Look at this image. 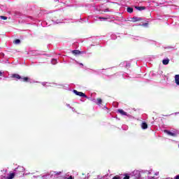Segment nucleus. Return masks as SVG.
<instances>
[{
    "label": "nucleus",
    "mask_w": 179,
    "mask_h": 179,
    "mask_svg": "<svg viewBox=\"0 0 179 179\" xmlns=\"http://www.w3.org/2000/svg\"><path fill=\"white\" fill-rule=\"evenodd\" d=\"M73 92L75 93L76 96H80V97H85V99H87V96H86V94L82 92H78V90H73Z\"/></svg>",
    "instance_id": "nucleus-1"
},
{
    "label": "nucleus",
    "mask_w": 179,
    "mask_h": 179,
    "mask_svg": "<svg viewBox=\"0 0 179 179\" xmlns=\"http://www.w3.org/2000/svg\"><path fill=\"white\" fill-rule=\"evenodd\" d=\"M164 132L165 134H167V135H169V136H173V137L177 136V133H176V132H172V131H170L166 130V129L164 130Z\"/></svg>",
    "instance_id": "nucleus-2"
},
{
    "label": "nucleus",
    "mask_w": 179,
    "mask_h": 179,
    "mask_svg": "<svg viewBox=\"0 0 179 179\" xmlns=\"http://www.w3.org/2000/svg\"><path fill=\"white\" fill-rule=\"evenodd\" d=\"M71 52L73 55H80V54H82V52H80L79 50H72Z\"/></svg>",
    "instance_id": "nucleus-3"
},
{
    "label": "nucleus",
    "mask_w": 179,
    "mask_h": 179,
    "mask_svg": "<svg viewBox=\"0 0 179 179\" xmlns=\"http://www.w3.org/2000/svg\"><path fill=\"white\" fill-rule=\"evenodd\" d=\"M132 20L133 22H141V20H142V17H133Z\"/></svg>",
    "instance_id": "nucleus-4"
},
{
    "label": "nucleus",
    "mask_w": 179,
    "mask_h": 179,
    "mask_svg": "<svg viewBox=\"0 0 179 179\" xmlns=\"http://www.w3.org/2000/svg\"><path fill=\"white\" fill-rule=\"evenodd\" d=\"M11 78H14L15 79H22V77L19 74L14 73L12 75Z\"/></svg>",
    "instance_id": "nucleus-5"
},
{
    "label": "nucleus",
    "mask_w": 179,
    "mask_h": 179,
    "mask_svg": "<svg viewBox=\"0 0 179 179\" xmlns=\"http://www.w3.org/2000/svg\"><path fill=\"white\" fill-rule=\"evenodd\" d=\"M117 113H120L121 115H127V112L124 111L122 109H118Z\"/></svg>",
    "instance_id": "nucleus-6"
},
{
    "label": "nucleus",
    "mask_w": 179,
    "mask_h": 179,
    "mask_svg": "<svg viewBox=\"0 0 179 179\" xmlns=\"http://www.w3.org/2000/svg\"><path fill=\"white\" fill-rule=\"evenodd\" d=\"M135 8L137 9V10H145V9H146V7H145V6H135Z\"/></svg>",
    "instance_id": "nucleus-7"
},
{
    "label": "nucleus",
    "mask_w": 179,
    "mask_h": 179,
    "mask_svg": "<svg viewBox=\"0 0 179 179\" xmlns=\"http://www.w3.org/2000/svg\"><path fill=\"white\" fill-rule=\"evenodd\" d=\"M141 128L143 129H148V124L146 122H143L141 124Z\"/></svg>",
    "instance_id": "nucleus-8"
},
{
    "label": "nucleus",
    "mask_w": 179,
    "mask_h": 179,
    "mask_svg": "<svg viewBox=\"0 0 179 179\" xmlns=\"http://www.w3.org/2000/svg\"><path fill=\"white\" fill-rule=\"evenodd\" d=\"M170 62V59H164L162 61V64L163 65H169V63Z\"/></svg>",
    "instance_id": "nucleus-9"
},
{
    "label": "nucleus",
    "mask_w": 179,
    "mask_h": 179,
    "mask_svg": "<svg viewBox=\"0 0 179 179\" xmlns=\"http://www.w3.org/2000/svg\"><path fill=\"white\" fill-rule=\"evenodd\" d=\"M175 82H176V85H179V75L175 76Z\"/></svg>",
    "instance_id": "nucleus-10"
},
{
    "label": "nucleus",
    "mask_w": 179,
    "mask_h": 179,
    "mask_svg": "<svg viewBox=\"0 0 179 179\" xmlns=\"http://www.w3.org/2000/svg\"><path fill=\"white\" fill-rule=\"evenodd\" d=\"M96 101H97L96 104L98 106H100L101 104V103H103V100L101 99V98H97Z\"/></svg>",
    "instance_id": "nucleus-11"
},
{
    "label": "nucleus",
    "mask_w": 179,
    "mask_h": 179,
    "mask_svg": "<svg viewBox=\"0 0 179 179\" xmlns=\"http://www.w3.org/2000/svg\"><path fill=\"white\" fill-rule=\"evenodd\" d=\"M22 82H29L30 79L29 78V77H24V78H21Z\"/></svg>",
    "instance_id": "nucleus-12"
},
{
    "label": "nucleus",
    "mask_w": 179,
    "mask_h": 179,
    "mask_svg": "<svg viewBox=\"0 0 179 179\" xmlns=\"http://www.w3.org/2000/svg\"><path fill=\"white\" fill-rule=\"evenodd\" d=\"M15 178V173H10L9 176L7 177V179H13Z\"/></svg>",
    "instance_id": "nucleus-13"
},
{
    "label": "nucleus",
    "mask_w": 179,
    "mask_h": 179,
    "mask_svg": "<svg viewBox=\"0 0 179 179\" xmlns=\"http://www.w3.org/2000/svg\"><path fill=\"white\" fill-rule=\"evenodd\" d=\"M127 12H128V13H132V12H134V8H132L131 7H128Z\"/></svg>",
    "instance_id": "nucleus-14"
},
{
    "label": "nucleus",
    "mask_w": 179,
    "mask_h": 179,
    "mask_svg": "<svg viewBox=\"0 0 179 179\" xmlns=\"http://www.w3.org/2000/svg\"><path fill=\"white\" fill-rule=\"evenodd\" d=\"M0 19H2V20H8V17L3 16V15H1L0 16Z\"/></svg>",
    "instance_id": "nucleus-15"
},
{
    "label": "nucleus",
    "mask_w": 179,
    "mask_h": 179,
    "mask_svg": "<svg viewBox=\"0 0 179 179\" xmlns=\"http://www.w3.org/2000/svg\"><path fill=\"white\" fill-rule=\"evenodd\" d=\"M14 44H20V39H15L14 41Z\"/></svg>",
    "instance_id": "nucleus-16"
},
{
    "label": "nucleus",
    "mask_w": 179,
    "mask_h": 179,
    "mask_svg": "<svg viewBox=\"0 0 179 179\" xmlns=\"http://www.w3.org/2000/svg\"><path fill=\"white\" fill-rule=\"evenodd\" d=\"M129 175H128L127 173L124 174V177L123 178V179H129Z\"/></svg>",
    "instance_id": "nucleus-17"
},
{
    "label": "nucleus",
    "mask_w": 179,
    "mask_h": 179,
    "mask_svg": "<svg viewBox=\"0 0 179 179\" xmlns=\"http://www.w3.org/2000/svg\"><path fill=\"white\" fill-rule=\"evenodd\" d=\"M149 24V23L145 22V23H143L141 26H148Z\"/></svg>",
    "instance_id": "nucleus-18"
},
{
    "label": "nucleus",
    "mask_w": 179,
    "mask_h": 179,
    "mask_svg": "<svg viewBox=\"0 0 179 179\" xmlns=\"http://www.w3.org/2000/svg\"><path fill=\"white\" fill-rule=\"evenodd\" d=\"M99 19H103V20H107V17H99Z\"/></svg>",
    "instance_id": "nucleus-19"
},
{
    "label": "nucleus",
    "mask_w": 179,
    "mask_h": 179,
    "mask_svg": "<svg viewBox=\"0 0 179 179\" xmlns=\"http://www.w3.org/2000/svg\"><path fill=\"white\" fill-rule=\"evenodd\" d=\"M113 179H120V177L114 176Z\"/></svg>",
    "instance_id": "nucleus-20"
},
{
    "label": "nucleus",
    "mask_w": 179,
    "mask_h": 179,
    "mask_svg": "<svg viewBox=\"0 0 179 179\" xmlns=\"http://www.w3.org/2000/svg\"><path fill=\"white\" fill-rule=\"evenodd\" d=\"M67 179H74V178H73V177H72V176H71Z\"/></svg>",
    "instance_id": "nucleus-21"
},
{
    "label": "nucleus",
    "mask_w": 179,
    "mask_h": 179,
    "mask_svg": "<svg viewBox=\"0 0 179 179\" xmlns=\"http://www.w3.org/2000/svg\"><path fill=\"white\" fill-rule=\"evenodd\" d=\"M103 12H109L108 8L105 9Z\"/></svg>",
    "instance_id": "nucleus-22"
},
{
    "label": "nucleus",
    "mask_w": 179,
    "mask_h": 179,
    "mask_svg": "<svg viewBox=\"0 0 179 179\" xmlns=\"http://www.w3.org/2000/svg\"><path fill=\"white\" fill-rule=\"evenodd\" d=\"M175 179H179V175L176 176Z\"/></svg>",
    "instance_id": "nucleus-23"
},
{
    "label": "nucleus",
    "mask_w": 179,
    "mask_h": 179,
    "mask_svg": "<svg viewBox=\"0 0 179 179\" xmlns=\"http://www.w3.org/2000/svg\"><path fill=\"white\" fill-rule=\"evenodd\" d=\"M0 76H2V72L0 71Z\"/></svg>",
    "instance_id": "nucleus-24"
},
{
    "label": "nucleus",
    "mask_w": 179,
    "mask_h": 179,
    "mask_svg": "<svg viewBox=\"0 0 179 179\" xmlns=\"http://www.w3.org/2000/svg\"><path fill=\"white\" fill-rule=\"evenodd\" d=\"M176 115H177V114H179V113H176Z\"/></svg>",
    "instance_id": "nucleus-25"
},
{
    "label": "nucleus",
    "mask_w": 179,
    "mask_h": 179,
    "mask_svg": "<svg viewBox=\"0 0 179 179\" xmlns=\"http://www.w3.org/2000/svg\"><path fill=\"white\" fill-rule=\"evenodd\" d=\"M80 65H83V64H80Z\"/></svg>",
    "instance_id": "nucleus-26"
}]
</instances>
